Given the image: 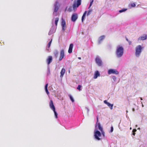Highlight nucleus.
<instances>
[{
    "label": "nucleus",
    "instance_id": "obj_1",
    "mask_svg": "<svg viewBox=\"0 0 147 147\" xmlns=\"http://www.w3.org/2000/svg\"><path fill=\"white\" fill-rule=\"evenodd\" d=\"M123 48L121 46H118L115 52V54L117 57L118 58L121 57L123 56Z\"/></svg>",
    "mask_w": 147,
    "mask_h": 147
},
{
    "label": "nucleus",
    "instance_id": "obj_2",
    "mask_svg": "<svg viewBox=\"0 0 147 147\" xmlns=\"http://www.w3.org/2000/svg\"><path fill=\"white\" fill-rule=\"evenodd\" d=\"M97 125L95 126V128L94 129V136L95 139L99 141L101 140L100 138L101 136V134L100 131L96 129Z\"/></svg>",
    "mask_w": 147,
    "mask_h": 147
},
{
    "label": "nucleus",
    "instance_id": "obj_3",
    "mask_svg": "<svg viewBox=\"0 0 147 147\" xmlns=\"http://www.w3.org/2000/svg\"><path fill=\"white\" fill-rule=\"evenodd\" d=\"M60 6V4L58 1H56L54 4V11L53 14L55 16L57 15V12Z\"/></svg>",
    "mask_w": 147,
    "mask_h": 147
},
{
    "label": "nucleus",
    "instance_id": "obj_4",
    "mask_svg": "<svg viewBox=\"0 0 147 147\" xmlns=\"http://www.w3.org/2000/svg\"><path fill=\"white\" fill-rule=\"evenodd\" d=\"M142 49L143 47L140 45L136 46L135 49V55L137 57H140Z\"/></svg>",
    "mask_w": 147,
    "mask_h": 147
},
{
    "label": "nucleus",
    "instance_id": "obj_5",
    "mask_svg": "<svg viewBox=\"0 0 147 147\" xmlns=\"http://www.w3.org/2000/svg\"><path fill=\"white\" fill-rule=\"evenodd\" d=\"M82 0H74L73 5V9L75 11L81 4Z\"/></svg>",
    "mask_w": 147,
    "mask_h": 147
},
{
    "label": "nucleus",
    "instance_id": "obj_6",
    "mask_svg": "<svg viewBox=\"0 0 147 147\" xmlns=\"http://www.w3.org/2000/svg\"><path fill=\"white\" fill-rule=\"evenodd\" d=\"M95 60L96 63L99 66H101L102 65V61L99 56L96 57Z\"/></svg>",
    "mask_w": 147,
    "mask_h": 147
},
{
    "label": "nucleus",
    "instance_id": "obj_7",
    "mask_svg": "<svg viewBox=\"0 0 147 147\" xmlns=\"http://www.w3.org/2000/svg\"><path fill=\"white\" fill-rule=\"evenodd\" d=\"M52 26L48 34L49 35H50L54 33L56 31V27L54 26V23L53 21L52 22Z\"/></svg>",
    "mask_w": 147,
    "mask_h": 147
},
{
    "label": "nucleus",
    "instance_id": "obj_8",
    "mask_svg": "<svg viewBox=\"0 0 147 147\" xmlns=\"http://www.w3.org/2000/svg\"><path fill=\"white\" fill-rule=\"evenodd\" d=\"M78 18V15L77 13H74L72 14L71 16V20L72 22H75Z\"/></svg>",
    "mask_w": 147,
    "mask_h": 147
},
{
    "label": "nucleus",
    "instance_id": "obj_9",
    "mask_svg": "<svg viewBox=\"0 0 147 147\" xmlns=\"http://www.w3.org/2000/svg\"><path fill=\"white\" fill-rule=\"evenodd\" d=\"M65 51L62 49L60 51V57L59 59V61H60L64 58L65 56Z\"/></svg>",
    "mask_w": 147,
    "mask_h": 147
},
{
    "label": "nucleus",
    "instance_id": "obj_10",
    "mask_svg": "<svg viewBox=\"0 0 147 147\" xmlns=\"http://www.w3.org/2000/svg\"><path fill=\"white\" fill-rule=\"evenodd\" d=\"M108 73L109 74H113L118 75L119 74V72L113 69H109L108 71Z\"/></svg>",
    "mask_w": 147,
    "mask_h": 147
},
{
    "label": "nucleus",
    "instance_id": "obj_11",
    "mask_svg": "<svg viewBox=\"0 0 147 147\" xmlns=\"http://www.w3.org/2000/svg\"><path fill=\"white\" fill-rule=\"evenodd\" d=\"M66 23L65 20L63 18H62L61 22V26H62V31L63 32H65V26Z\"/></svg>",
    "mask_w": 147,
    "mask_h": 147
},
{
    "label": "nucleus",
    "instance_id": "obj_12",
    "mask_svg": "<svg viewBox=\"0 0 147 147\" xmlns=\"http://www.w3.org/2000/svg\"><path fill=\"white\" fill-rule=\"evenodd\" d=\"M97 121L96 123V124L95 125H97V126H98V128L100 131H102L103 130V129L102 127H101L100 124V123H98V116L97 115L96 117Z\"/></svg>",
    "mask_w": 147,
    "mask_h": 147
},
{
    "label": "nucleus",
    "instance_id": "obj_13",
    "mask_svg": "<svg viewBox=\"0 0 147 147\" xmlns=\"http://www.w3.org/2000/svg\"><path fill=\"white\" fill-rule=\"evenodd\" d=\"M105 35H102L98 38V45L102 43L103 40L105 38Z\"/></svg>",
    "mask_w": 147,
    "mask_h": 147
},
{
    "label": "nucleus",
    "instance_id": "obj_14",
    "mask_svg": "<svg viewBox=\"0 0 147 147\" xmlns=\"http://www.w3.org/2000/svg\"><path fill=\"white\" fill-rule=\"evenodd\" d=\"M49 106L51 109L53 111L55 109V107L54 105L53 101L51 100L49 102Z\"/></svg>",
    "mask_w": 147,
    "mask_h": 147
},
{
    "label": "nucleus",
    "instance_id": "obj_15",
    "mask_svg": "<svg viewBox=\"0 0 147 147\" xmlns=\"http://www.w3.org/2000/svg\"><path fill=\"white\" fill-rule=\"evenodd\" d=\"M100 76V74L99 71L98 70L96 71L94 73L93 78L96 79L98 77Z\"/></svg>",
    "mask_w": 147,
    "mask_h": 147
},
{
    "label": "nucleus",
    "instance_id": "obj_16",
    "mask_svg": "<svg viewBox=\"0 0 147 147\" xmlns=\"http://www.w3.org/2000/svg\"><path fill=\"white\" fill-rule=\"evenodd\" d=\"M147 38V35L144 34L143 36L139 37L138 39V40H146Z\"/></svg>",
    "mask_w": 147,
    "mask_h": 147
},
{
    "label": "nucleus",
    "instance_id": "obj_17",
    "mask_svg": "<svg viewBox=\"0 0 147 147\" xmlns=\"http://www.w3.org/2000/svg\"><path fill=\"white\" fill-rule=\"evenodd\" d=\"M73 47V43L70 44L68 50V52L70 54L72 53V49Z\"/></svg>",
    "mask_w": 147,
    "mask_h": 147
},
{
    "label": "nucleus",
    "instance_id": "obj_18",
    "mask_svg": "<svg viewBox=\"0 0 147 147\" xmlns=\"http://www.w3.org/2000/svg\"><path fill=\"white\" fill-rule=\"evenodd\" d=\"M53 58L51 56H49L48 57L47 59V62L48 65H49L52 61Z\"/></svg>",
    "mask_w": 147,
    "mask_h": 147
},
{
    "label": "nucleus",
    "instance_id": "obj_19",
    "mask_svg": "<svg viewBox=\"0 0 147 147\" xmlns=\"http://www.w3.org/2000/svg\"><path fill=\"white\" fill-rule=\"evenodd\" d=\"M65 72V70L64 68H62L60 72V77H62Z\"/></svg>",
    "mask_w": 147,
    "mask_h": 147
},
{
    "label": "nucleus",
    "instance_id": "obj_20",
    "mask_svg": "<svg viewBox=\"0 0 147 147\" xmlns=\"http://www.w3.org/2000/svg\"><path fill=\"white\" fill-rule=\"evenodd\" d=\"M87 11H86L84 12L82 16V22H83L84 20L85 17L86 16V15L87 13Z\"/></svg>",
    "mask_w": 147,
    "mask_h": 147
},
{
    "label": "nucleus",
    "instance_id": "obj_21",
    "mask_svg": "<svg viewBox=\"0 0 147 147\" xmlns=\"http://www.w3.org/2000/svg\"><path fill=\"white\" fill-rule=\"evenodd\" d=\"M52 41V39H51V40L48 43L47 47L46 48V49L47 50L48 52H49V48L50 47L51 44V43Z\"/></svg>",
    "mask_w": 147,
    "mask_h": 147
},
{
    "label": "nucleus",
    "instance_id": "obj_22",
    "mask_svg": "<svg viewBox=\"0 0 147 147\" xmlns=\"http://www.w3.org/2000/svg\"><path fill=\"white\" fill-rule=\"evenodd\" d=\"M68 96L69 97V98L71 101L72 102H74V100L73 97L70 94L68 95Z\"/></svg>",
    "mask_w": 147,
    "mask_h": 147
},
{
    "label": "nucleus",
    "instance_id": "obj_23",
    "mask_svg": "<svg viewBox=\"0 0 147 147\" xmlns=\"http://www.w3.org/2000/svg\"><path fill=\"white\" fill-rule=\"evenodd\" d=\"M54 54L56 58H57L58 54V52L57 50H56L54 52Z\"/></svg>",
    "mask_w": 147,
    "mask_h": 147
},
{
    "label": "nucleus",
    "instance_id": "obj_24",
    "mask_svg": "<svg viewBox=\"0 0 147 147\" xmlns=\"http://www.w3.org/2000/svg\"><path fill=\"white\" fill-rule=\"evenodd\" d=\"M107 105L112 110L113 109V104H111L109 102Z\"/></svg>",
    "mask_w": 147,
    "mask_h": 147
},
{
    "label": "nucleus",
    "instance_id": "obj_25",
    "mask_svg": "<svg viewBox=\"0 0 147 147\" xmlns=\"http://www.w3.org/2000/svg\"><path fill=\"white\" fill-rule=\"evenodd\" d=\"M59 18H55V24L56 26V27H57V23L59 21Z\"/></svg>",
    "mask_w": 147,
    "mask_h": 147
},
{
    "label": "nucleus",
    "instance_id": "obj_26",
    "mask_svg": "<svg viewBox=\"0 0 147 147\" xmlns=\"http://www.w3.org/2000/svg\"><path fill=\"white\" fill-rule=\"evenodd\" d=\"M127 9L126 8H123L119 11V12L120 13H121L123 12L126 11L127 10Z\"/></svg>",
    "mask_w": 147,
    "mask_h": 147
},
{
    "label": "nucleus",
    "instance_id": "obj_27",
    "mask_svg": "<svg viewBox=\"0 0 147 147\" xmlns=\"http://www.w3.org/2000/svg\"><path fill=\"white\" fill-rule=\"evenodd\" d=\"M47 75L49 76L51 74V72L49 67L48 66L47 68Z\"/></svg>",
    "mask_w": 147,
    "mask_h": 147
},
{
    "label": "nucleus",
    "instance_id": "obj_28",
    "mask_svg": "<svg viewBox=\"0 0 147 147\" xmlns=\"http://www.w3.org/2000/svg\"><path fill=\"white\" fill-rule=\"evenodd\" d=\"M54 113L55 117L56 118H58V114L57 112H56L55 111V110H53Z\"/></svg>",
    "mask_w": 147,
    "mask_h": 147
},
{
    "label": "nucleus",
    "instance_id": "obj_29",
    "mask_svg": "<svg viewBox=\"0 0 147 147\" xmlns=\"http://www.w3.org/2000/svg\"><path fill=\"white\" fill-rule=\"evenodd\" d=\"M93 1L94 0H90V4L88 7V8H90V7L91 6L93 2Z\"/></svg>",
    "mask_w": 147,
    "mask_h": 147
},
{
    "label": "nucleus",
    "instance_id": "obj_30",
    "mask_svg": "<svg viewBox=\"0 0 147 147\" xmlns=\"http://www.w3.org/2000/svg\"><path fill=\"white\" fill-rule=\"evenodd\" d=\"M82 87V86L80 85H78L77 88L78 90L79 91H81V88Z\"/></svg>",
    "mask_w": 147,
    "mask_h": 147
},
{
    "label": "nucleus",
    "instance_id": "obj_31",
    "mask_svg": "<svg viewBox=\"0 0 147 147\" xmlns=\"http://www.w3.org/2000/svg\"><path fill=\"white\" fill-rule=\"evenodd\" d=\"M92 11V9H89L88 11V12L87 14V16H88L89 15L90 13H91V12Z\"/></svg>",
    "mask_w": 147,
    "mask_h": 147
},
{
    "label": "nucleus",
    "instance_id": "obj_32",
    "mask_svg": "<svg viewBox=\"0 0 147 147\" xmlns=\"http://www.w3.org/2000/svg\"><path fill=\"white\" fill-rule=\"evenodd\" d=\"M131 6L132 7H134L136 6V5L135 3H132L131 4Z\"/></svg>",
    "mask_w": 147,
    "mask_h": 147
},
{
    "label": "nucleus",
    "instance_id": "obj_33",
    "mask_svg": "<svg viewBox=\"0 0 147 147\" xmlns=\"http://www.w3.org/2000/svg\"><path fill=\"white\" fill-rule=\"evenodd\" d=\"M113 126H111V129L110 131V133H112L113 132Z\"/></svg>",
    "mask_w": 147,
    "mask_h": 147
},
{
    "label": "nucleus",
    "instance_id": "obj_34",
    "mask_svg": "<svg viewBox=\"0 0 147 147\" xmlns=\"http://www.w3.org/2000/svg\"><path fill=\"white\" fill-rule=\"evenodd\" d=\"M112 78L114 82L116 81L117 79V77L115 76H113Z\"/></svg>",
    "mask_w": 147,
    "mask_h": 147
},
{
    "label": "nucleus",
    "instance_id": "obj_35",
    "mask_svg": "<svg viewBox=\"0 0 147 147\" xmlns=\"http://www.w3.org/2000/svg\"><path fill=\"white\" fill-rule=\"evenodd\" d=\"M67 11L71 12L72 11V8L71 7H69Z\"/></svg>",
    "mask_w": 147,
    "mask_h": 147
},
{
    "label": "nucleus",
    "instance_id": "obj_36",
    "mask_svg": "<svg viewBox=\"0 0 147 147\" xmlns=\"http://www.w3.org/2000/svg\"><path fill=\"white\" fill-rule=\"evenodd\" d=\"M101 132L103 136L104 137L105 136V132L103 131V130L102 131H100Z\"/></svg>",
    "mask_w": 147,
    "mask_h": 147
},
{
    "label": "nucleus",
    "instance_id": "obj_37",
    "mask_svg": "<svg viewBox=\"0 0 147 147\" xmlns=\"http://www.w3.org/2000/svg\"><path fill=\"white\" fill-rule=\"evenodd\" d=\"M48 83H47V84H46V85H45V89H48L47 87H48Z\"/></svg>",
    "mask_w": 147,
    "mask_h": 147
},
{
    "label": "nucleus",
    "instance_id": "obj_38",
    "mask_svg": "<svg viewBox=\"0 0 147 147\" xmlns=\"http://www.w3.org/2000/svg\"><path fill=\"white\" fill-rule=\"evenodd\" d=\"M85 109L87 110V114H88L89 112V109L87 107H86Z\"/></svg>",
    "mask_w": 147,
    "mask_h": 147
},
{
    "label": "nucleus",
    "instance_id": "obj_39",
    "mask_svg": "<svg viewBox=\"0 0 147 147\" xmlns=\"http://www.w3.org/2000/svg\"><path fill=\"white\" fill-rule=\"evenodd\" d=\"M45 92H46V93H47V94H49V92L48 89H45Z\"/></svg>",
    "mask_w": 147,
    "mask_h": 147
},
{
    "label": "nucleus",
    "instance_id": "obj_40",
    "mask_svg": "<svg viewBox=\"0 0 147 147\" xmlns=\"http://www.w3.org/2000/svg\"><path fill=\"white\" fill-rule=\"evenodd\" d=\"M104 102L105 104H106V105H107V104L109 102H107V101L106 100H105L104 101Z\"/></svg>",
    "mask_w": 147,
    "mask_h": 147
},
{
    "label": "nucleus",
    "instance_id": "obj_41",
    "mask_svg": "<svg viewBox=\"0 0 147 147\" xmlns=\"http://www.w3.org/2000/svg\"><path fill=\"white\" fill-rule=\"evenodd\" d=\"M137 131V130L136 129H134L132 130V132H135Z\"/></svg>",
    "mask_w": 147,
    "mask_h": 147
},
{
    "label": "nucleus",
    "instance_id": "obj_42",
    "mask_svg": "<svg viewBox=\"0 0 147 147\" xmlns=\"http://www.w3.org/2000/svg\"><path fill=\"white\" fill-rule=\"evenodd\" d=\"M140 102H141V103L142 104V107H144V106L143 105V104L142 102V101H140Z\"/></svg>",
    "mask_w": 147,
    "mask_h": 147
},
{
    "label": "nucleus",
    "instance_id": "obj_43",
    "mask_svg": "<svg viewBox=\"0 0 147 147\" xmlns=\"http://www.w3.org/2000/svg\"><path fill=\"white\" fill-rule=\"evenodd\" d=\"M132 134L134 136H135V132H132Z\"/></svg>",
    "mask_w": 147,
    "mask_h": 147
},
{
    "label": "nucleus",
    "instance_id": "obj_44",
    "mask_svg": "<svg viewBox=\"0 0 147 147\" xmlns=\"http://www.w3.org/2000/svg\"><path fill=\"white\" fill-rule=\"evenodd\" d=\"M132 111H135V109H134V108H133L132 109Z\"/></svg>",
    "mask_w": 147,
    "mask_h": 147
},
{
    "label": "nucleus",
    "instance_id": "obj_45",
    "mask_svg": "<svg viewBox=\"0 0 147 147\" xmlns=\"http://www.w3.org/2000/svg\"><path fill=\"white\" fill-rule=\"evenodd\" d=\"M140 98L141 100H143V99L142 97H140Z\"/></svg>",
    "mask_w": 147,
    "mask_h": 147
},
{
    "label": "nucleus",
    "instance_id": "obj_46",
    "mask_svg": "<svg viewBox=\"0 0 147 147\" xmlns=\"http://www.w3.org/2000/svg\"><path fill=\"white\" fill-rule=\"evenodd\" d=\"M78 59H81V58L80 57H78Z\"/></svg>",
    "mask_w": 147,
    "mask_h": 147
},
{
    "label": "nucleus",
    "instance_id": "obj_47",
    "mask_svg": "<svg viewBox=\"0 0 147 147\" xmlns=\"http://www.w3.org/2000/svg\"><path fill=\"white\" fill-rule=\"evenodd\" d=\"M67 7H66V8H65V11H66V9H67Z\"/></svg>",
    "mask_w": 147,
    "mask_h": 147
},
{
    "label": "nucleus",
    "instance_id": "obj_48",
    "mask_svg": "<svg viewBox=\"0 0 147 147\" xmlns=\"http://www.w3.org/2000/svg\"><path fill=\"white\" fill-rule=\"evenodd\" d=\"M128 111L127 110L126 111V113H128Z\"/></svg>",
    "mask_w": 147,
    "mask_h": 147
},
{
    "label": "nucleus",
    "instance_id": "obj_49",
    "mask_svg": "<svg viewBox=\"0 0 147 147\" xmlns=\"http://www.w3.org/2000/svg\"><path fill=\"white\" fill-rule=\"evenodd\" d=\"M138 129H140V127L138 128Z\"/></svg>",
    "mask_w": 147,
    "mask_h": 147
},
{
    "label": "nucleus",
    "instance_id": "obj_50",
    "mask_svg": "<svg viewBox=\"0 0 147 147\" xmlns=\"http://www.w3.org/2000/svg\"><path fill=\"white\" fill-rule=\"evenodd\" d=\"M126 117L127 118V114L126 115Z\"/></svg>",
    "mask_w": 147,
    "mask_h": 147
},
{
    "label": "nucleus",
    "instance_id": "obj_51",
    "mask_svg": "<svg viewBox=\"0 0 147 147\" xmlns=\"http://www.w3.org/2000/svg\"><path fill=\"white\" fill-rule=\"evenodd\" d=\"M130 129H131V127H130Z\"/></svg>",
    "mask_w": 147,
    "mask_h": 147
},
{
    "label": "nucleus",
    "instance_id": "obj_52",
    "mask_svg": "<svg viewBox=\"0 0 147 147\" xmlns=\"http://www.w3.org/2000/svg\"><path fill=\"white\" fill-rule=\"evenodd\" d=\"M137 127V125H136V127Z\"/></svg>",
    "mask_w": 147,
    "mask_h": 147
},
{
    "label": "nucleus",
    "instance_id": "obj_53",
    "mask_svg": "<svg viewBox=\"0 0 147 147\" xmlns=\"http://www.w3.org/2000/svg\"><path fill=\"white\" fill-rule=\"evenodd\" d=\"M126 40H128V39H126Z\"/></svg>",
    "mask_w": 147,
    "mask_h": 147
},
{
    "label": "nucleus",
    "instance_id": "obj_54",
    "mask_svg": "<svg viewBox=\"0 0 147 147\" xmlns=\"http://www.w3.org/2000/svg\"><path fill=\"white\" fill-rule=\"evenodd\" d=\"M66 0H65V1H66Z\"/></svg>",
    "mask_w": 147,
    "mask_h": 147
}]
</instances>
